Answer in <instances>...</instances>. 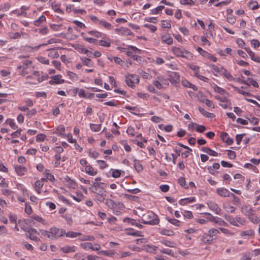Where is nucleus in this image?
<instances>
[{
	"instance_id": "1",
	"label": "nucleus",
	"mask_w": 260,
	"mask_h": 260,
	"mask_svg": "<svg viewBox=\"0 0 260 260\" xmlns=\"http://www.w3.org/2000/svg\"><path fill=\"white\" fill-rule=\"evenodd\" d=\"M107 184L103 182H93L89 187V190L98 196H106Z\"/></svg>"
},
{
	"instance_id": "2",
	"label": "nucleus",
	"mask_w": 260,
	"mask_h": 260,
	"mask_svg": "<svg viewBox=\"0 0 260 260\" xmlns=\"http://www.w3.org/2000/svg\"><path fill=\"white\" fill-rule=\"evenodd\" d=\"M50 235H48V238L52 239H56L66 234L64 230H59L56 228H52L50 229Z\"/></svg>"
},
{
	"instance_id": "3",
	"label": "nucleus",
	"mask_w": 260,
	"mask_h": 260,
	"mask_svg": "<svg viewBox=\"0 0 260 260\" xmlns=\"http://www.w3.org/2000/svg\"><path fill=\"white\" fill-rule=\"evenodd\" d=\"M170 82L176 85L180 82V75L178 72H171L169 76Z\"/></svg>"
},
{
	"instance_id": "4",
	"label": "nucleus",
	"mask_w": 260,
	"mask_h": 260,
	"mask_svg": "<svg viewBox=\"0 0 260 260\" xmlns=\"http://www.w3.org/2000/svg\"><path fill=\"white\" fill-rule=\"evenodd\" d=\"M61 76L60 75H57L52 76L50 78L51 80L49 81V83L50 85L61 84L64 82V80L61 79Z\"/></svg>"
},
{
	"instance_id": "5",
	"label": "nucleus",
	"mask_w": 260,
	"mask_h": 260,
	"mask_svg": "<svg viewBox=\"0 0 260 260\" xmlns=\"http://www.w3.org/2000/svg\"><path fill=\"white\" fill-rule=\"evenodd\" d=\"M171 51L173 52V53L178 57H184V54L185 49L181 47H177L173 46L172 48Z\"/></svg>"
},
{
	"instance_id": "6",
	"label": "nucleus",
	"mask_w": 260,
	"mask_h": 260,
	"mask_svg": "<svg viewBox=\"0 0 260 260\" xmlns=\"http://www.w3.org/2000/svg\"><path fill=\"white\" fill-rule=\"evenodd\" d=\"M143 217L146 219V221H153L154 220L157 219V224L159 223V220L158 216L153 212H151L147 214H144Z\"/></svg>"
},
{
	"instance_id": "7",
	"label": "nucleus",
	"mask_w": 260,
	"mask_h": 260,
	"mask_svg": "<svg viewBox=\"0 0 260 260\" xmlns=\"http://www.w3.org/2000/svg\"><path fill=\"white\" fill-rule=\"evenodd\" d=\"M207 204L209 208L216 214H218L220 213L221 210L217 204L213 202L209 201L207 203Z\"/></svg>"
},
{
	"instance_id": "8",
	"label": "nucleus",
	"mask_w": 260,
	"mask_h": 260,
	"mask_svg": "<svg viewBox=\"0 0 260 260\" xmlns=\"http://www.w3.org/2000/svg\"><path fill=\"white\" fill-rule=\"evenodd\" d=\"M221 138L228 145H231L233 143V140L229 137L228 134L226 133H221Z\"/></svg>"
},
{
	"instance_id": "9",
	"label": "nucleus",
	"mask_w": 260,
	"mask_h": 260,
	"mask_svg": "<svg viewBox=\"0 0 260 260\" xmlns=\"http://www.w3.org/2000/svg\"><path fill=\"white\" fill-rule=\"evenodd\" d=\"M15 170L18 175L22 176L24 174L25 172H26L27 169L20 165H16L15 166Z\"/></svg>"
},
{
	"instance_id": "10",
	"label": "nucleus",
	"mask_w": 260,
	"mask_h": 260,
	"mask_svg": "<svg viewBox=\"0 0 260 260\" xmlns=\"http://www.w3.org/2000/svg\"><path fill=\"white\" fill-rule=\"evenodd\" d=\"M242 83L246 84L248 86L252 85L254 87L257 88L258 87L257 82L251 78H247L246 81H242Z\"/></svg>"
},
{
	"instance_id": "11",
	"label": "nucleus",
	"mask_w": 260,
	"mask_h": 260,
	"mask_svg": "<svg viewBox=\"0 0 260 260\" xmlns=\"http://www.w3.org/2000/svg\"><path fill=\"white\" fill-rule=\"evenodd\" d=\"M84 248L87 249H92L93 250L98 251L101 249V246L99 244H95L94 246L90 243H86L84 245Z\"/></svg>"
},
{
	"instance_id": "12",
	"label": "nucleus",
	"mask_w": 260,
	"mask_h": 260,
	"mask_svg": "<svg viewBox=\"0 0 260 260\" xmlns=\"http://www.w3.org/2000/svg\"><path fill=\"white\" fill-rule=\"evenodd\" d=\"M213 240V238H211V236L208 234H204L201 237V241L206 244L211 243Z\"/></svg>"
},
{
	"instance_id": "13",
	"label": "nucleus",
	"mask_w": 260,
	"mask_h": 260,
	"mask_svg": "<svg viewBox=\"0 0 260 260\" xmlns=\"http://www.w3.org/2000/svg\"><path fill=\"white\" fill-rule=\"evenodd\" d=\"M219 73L221 75H223L230 81H233L235 80V79L232 76V75L222 67L221 68V71Z\"/></svg>"
},
{
	"instance_id": "14",
	"label": "nucleus",
	"mask_w": 260,
	"mask_h": 260,
	"mask_svg": "<svg viewBox=\"0 0 260 260\" xmlns=\"http://www.w3.org/2000/svg\"><path fill=\"white\" fill-rule=\"evenodd\" d=\"M161 40L163 42L168 44L171 45L173 43V39L169 34H166L161 36Z\"/></svg>"
},
{
	"instance_id": "15",
	"label": "nucleus",
	"mask_w": 260,
	"mask_h": 260,
	"mask_svg": "<svg viewBox=\"0 0 260 260\" xmlns=\"http://www.w3.org/2000/svg\"><path fill=\"white\" fill-rule=\"evenodd\" d=\"M217 192L220 196L226 197H230V194L228 189L224 188H217Z\"/></svg>"
},
{
	"instance_id": "16",
	"label": "nucleus",
	"mask_w": 260,
	"mask_h": 260,
	"mask_svg": "<svg viewBox=\"0 0 260 260\" xmlns=\"http://www.w3.org/2000/svg\"><path fill=\"white\" fill-rule=\"evenodd\" d=\"M201 150L202 151L208 153L209 155H210L211 156H216L218 155L217 152H215V151L211 149L210 148H209L208 147H203Z\"/></svg>"
},
{
	"instance_id": "17",
	"label": "nucleus",
	"mask_w": 260,
	"mask_h": 260,
	"mask_svg": "<svg viewBox=\"0 0 260 260\" xmlns=\"http://www.w3.org/2000/svg\"><path fill=\"white\" fill-rule=\"evenodd\" d=\"M195 201V198L194 197H190V198H185V199H181L179 201V203L181 205H184L187 203H191V202H193Z\"/></svg>"
},
{
	"instance_id": "18",
	"label": "nucleus",
	"mask_w": 260,
	"mask_h": 260,
	"mask_svg": "<svg viewBox=\"0 0 260 260\" xmlns=\"http://www.w3.org/2000/svg\"><path fill=\"white\" fill-rule=\"evenodd\" d=\"M224 218L225 220L229 222L231 224L234 226H239L238 224L236 222V218H235L229 215H225Z\"/></svg>"
},
{
	"instance_id": "19",
	"label": "nucleus",
	"mask_w": 260,
	"mask_h": 260,
	"mask_svg": "<svg viewBox=\"0 0 260 260\" xmlns=\"http://www.w3.org/2000/svg\"><path fill=\"white\" fill-rule=\"evenodd\" d=\"M85 172L91 176L95 175L97 174V172L94 171L93 168L89 165L86 166Z\"/></svg>"
},
{
	"instance_id": "20",
	"label": "nucleus",
	"mask_w": 260,
	"mask_h": 260,
	"mask_svg": "<svg viewBox=\"0 0 260 260\" xmlns=\"http://www.w3.org/2000/svg\"><path fill=\"white\" fill-rule=\"evenodd\" d=\"M55 48H51L48 50L50 51L48 56L53 58H56L59 57V54L57 51H55Z\"/></svg>"
},
{
	"instance_id": "21",
	"label": "nucleus",
	"mask_w": 260,
	"mask_h": 260,
	"mask_svg": "<svg viewBox=\"0 0 260 260\" xmlns=\"http://www.w3.org/2000/svg\"><path fill=\"white\" fill-rule=\"evenodd\" d=\"M56 132H54V134H59L60 136H63L64 137L66 136V135L63 133L65 131V127L63 125L57 126L56 128Z\"/></svg>"
},
{
	"instance_id": "22",
	"label": "nucleus",
	"mask_w": 260,
	"mask_h": 260,
	"mask_svg": "<svg viewBox=\"0 0 260 260\" xmlns=\"http://www.w3.org/2000/svg\"><path fill=\"white\" fill-rule=\"evenodd\" d=\"M214 91L217 93H219L221 94H224L226 93H228V92H227L226 90H225L224 89L218 87L217 85L214 84V86L213 87Z\"/></svg>"
},
{
	"instance_id": "23",
	"label": "nucleus",
	"mask_w": 260,
	"mask_h": 260,
	"mask_svg": "<svg viewBox=\"0 0 260 260\" xmlns=\"http://www.w3.org/2000/svg\"><path fill=\"white\" fill-rule=\"evenodd\" d=\"M60 250L63 251L64 253H67L70 252L75 251V247L72 246H66L63 247H61Z\"/></svg>"
},
{
	"instance_id": "24",
	"label": "nucleus",
	"mask_w": 260,
	"mask_h": 260,
	"mask_svg": "<svg viewBox=\"0 0 260 260\" xmlns=\"http://www.w3.org/2000/svg\"><path fill=\"white\" fill-rule=\"evenodd\" d=\"M139 221L141 223H143L145 224H150V225H157V219L154 220L153 221H146V219L144 218L142 219H139Z\"/></svg>"
},
{
	"instance_id": "25",
	"label": "nucleus",
	"mask_w": 260,
	"mask_h": 260,
	"mask_svg": "<svg viewBox=\"0 0 260 260\" xmlns=\"http://www.w3.org/2000/svg\"><path fill=\"white\" fill-rule=\"evenodd\" d=\"M81 59L84 65L88 67L93 66V62L90 59L88 58H81Z\"/></svg>"
},
{
	"instance_id": "26",
	"label": "nucleus",
	"mask_w": 260,
	"mask_h": 260,
	"mask_svg": "<svg viewBox=\"0 0 260 260\" xmlns=\"http://www.w3.org/2000/svg\"><path fill=\"white\" fill-rule=\"evenodd\" d=\"M213 222L218 224L219 225H228L226 222H225L224 220H222L221 218L219 217H215V220H214Z\"/></svg>"
},
{
	"instance_id": "27",
	"label": "nucleus",
	"mask_w": 260,
	"mask_h": 260,
	"mask_svg": "<svg viewBox=\"0 0 260 260\" xmlns=\"http://www.w3.org/2000/svg\"><path fill=\"white\" fill-rule=\"evenodd\" d=\"M125 83L127 86L132 88H133L135 86L134 85V84L135 83V80H133L131 77L129 78L128 77H126Z\"/></svg>"
},
{
	"instance_id": "28",
	"label": "nucleus",
	"mask_w": 260,
	"mask_h": 260,
	"mask_svg": "<svg viewBox=\"0 0 260 260\" xmlns=\"http://www.w3.org/2000/svg\"><path fill=\"white\" fill-rule=\"evenodd\" d=\"M178 183L183 187L186 189L188 188V185L185 183V179L183 177H180L178 179Z\"/></svg>"
},
{
	"instance_id": "29",
	"label": "nucleus",
	"mask_w": 260,
	"mask_h": 260,
	"mask_svg": "<svg viewBox=\"0 0 260 260\" xmlns=\"http://www.w3.org/2000/svg\"><path fill=\"white\" fill-rule=\"evenodd\" d=\"M189 67L194 71V76L197 77L199 75V67L196 65H190Z\"/></svg>"
},
{
	"instance_id": "30",
	"label": "nucleus",
	"mask_w": 260,
	"mask_h": 260,
	"mask_svg": "<svg viewBox=\"0 0 260 260\" xmlns=\"http://www.w3.org/2000/svg\"><path fill=\"white\" fill-rule=\"evenodd\" d=\"M45 20L46 17L44 15H42L37 20L34 21V25L38 26L41 23Z\"/></svg>"
},
{
	"instance_id": "31",
	"label": "nucleus",
	"mask_w": 260,
	"mask_h": 260,
	"mask_svg": "<svg viewBox=\"0 0 260 260\" xmlns=\"http://www.w3.org/2000/svg\"><path fill=\"white\" fill-rule=\"evenodd\" d=\"M199 110L200 112L205 117H211V115H214L213 114H211L207 111H206L204 109L199 107Z\"/></svg>"
},
{
	"instance_id": "32",
	"label": "nucleus",
	"mask_w": 260,
	"mask_h": 260,
	"mask_svg": "<svg viewBox=\"0 0 260 260\" xmlns=\"http://www.w3.org/2000/svg\"><path fill=\"white\" fill-rule=\"evenodd\" d=\"M157 248V247L155 246H151V245H147L145 249L147 252L149 253H153L155 251Z\"/></svg>"
},
{
	"instance_id": "33",
	"label": "nucleus",
	"mask_w": 260,
	"mask_h": 260,
	"mask_svg": "<svg viewBox=\"0 0 260 260\" xmlns=\"http://www.w3.org/2000/svg\"><path fill=\"white\" fill-rule=\"evenodd\" d=\"M90 127L92 131L94 132H99L100 131L101 128V124H90Z\"/></svg>"
},
{
	"instance_id": "34",
	"label": "nucleus",
	"mask_w": 260,
	"mask_h": 260,
	"mask_svg": "<svg viewBox=\"0 0 260 260\" xmlns=\"http://www.w3.org/2000/svg\"><path fill=\"white\" fill-rule=\"evenodd\" d=\"M135 162L134 164V167L135 168L136 170L138 172H139L142 171V170L143 169L142 165L141 164H140L139 163V162H138L137 160H135Z\"/></svg>"
},
{
	"instance_id": "35",
	"label": "nucleus",
	"mask_w": 260,
	"mask_h": 260,
	"mask_svg": "<svg viewBox=\"0 0 260 260\" xmlns=\"http://www.w3.org/2000/svg\"><path fill=\"white\" fill-rule=\"evenodd\" d=\"M249 55L252 60L257 62H260V58L258 56H255L252 51H249Z\"/></svg>"
},
{
	"instance_id": "36",
	"label": "nucleus",
	"mask_w": 260,
	"mask_h": 260,
	"mask_svg": "<svg viewBox=\"0 0 260 260\" xmlns=\"http://www.w3.org/2000/svg\"><path fill=\"white\" fill-rule=\"evenodd\" d=\"M66 234V236L70 238H75L78 236L81 235V234L80 233H77L74 232H69Z\"/></svg>"
},
{
	"instance_id": "37",
	"label": "nucleus",
	"mask_w": 260,
	"mask_h": 260,
	"mask_svg": "<svg viewBox=\"0 0 260 260\" xmlns=\"http://www.w3.org/2000/svg\"><path fill=\"white\" fill-rule=\"evenodd\" d=\"M165 7L164 6H159L155 9H154L151 10V13L152 14H157L159 12H161L164 9Z\"/></svg>"
},
{
	"instance_id": "38",
	"label": "nucleus",
	"mask_w": 260,
	"mask_h": 260,
	"mask_svg": "<svg viewBox=\"0 0 260 260\" xmlns=\"http://www.w3.org/2000/svg\"><path fill=\"white\" fill-rule=\"evenodd\" d=\"M98 253L100 254H103L105 255L111 256L114 254V252L111 250H105V251L102 250V251H99L98 252Z\"/></svg>"
},
{
	"instance_id": "39",
	"label": "nucleus",
	"mask_w": 260,
	"mask_h": 260,
	"mask_svg": "<svg viewBox=\"0 0 260 260\" xmlns=\"http://www.w3.org/2000/svg\"><path fill=\"white\" fill-rule=\"evenodd\" d=\"M246 118L249 120L250 122L254 124V125H257L258 123L259 120L257 118L250 116V117H247Z\"/></svg>"
},
{
	"instance_id": "40",
	"label": "nucleus",
	"mask_w": 260,
	"mask_h": 260,
	"mask_svg": "<svg viewBox=\"0 0 260 260\" xmlns=\"http://www.w3.org/2000/svg\"><path fill=\"white\" fill-rule=\"evenodd\" d=\"M88 33L91 35H93L96 38H100L102 37V34L96 30H90Z\"/></svg>"
},
{
	"instance_id": "41",
	"label": "nucleus",
	"mask_w": 260,
	"mask_h": 260,
	"mask_svg": "<svg viewBox=\"0 0 260 260\" xmlns=\"http://www.w3.org/2000/svg\"><path fill=\"white\" fill-rule=\"evenodd\" d=\"M254 234V231L252 230H249L245 231H243L241 233V236H252Z\"/></svg>"
},
{
	"instance_id": "42",
	"label": "nucleus",
	"mask_w": 260,
	"mask_h": 260,
	"mask_svg": "<svg viewBox=\"0 0 260 260\" xmlns=\"http://www.w3.org/2000/svg\"><path fill=\"white\" fill-rule=\"evenodd\" d=\"M121 34L126 36H131L133 34V33L131 31L130 29L127 28L122 27Z\"/></svg>"
},
{
	"instance_id": "43",
	"label": "nucleus",
	"mask_w": 260,
	"mask_h": 260,
	"mask_svg": "<svg viewBox=\"0 0 260 260\" xmlns=\"http://www.w3.org/2000/svg\"><path fill=\"white\" fill-rule=\"evenodd\" d=\"M175 151L177 153V154H172V156L173 157V162L174 164H175V160L177 158V156H180L181 149H177V148H176L175 149Z\"/></svg>"
},
{
	"instance_id": "44",
	"label": "nucleus",
	"mask_w": 260,
	"mask_h": 260,
	"mask_svg": "<svg viewBox=\"0 0 260 260\" xmlns=\"http://www.w3.org/2000/svg\"><path fill=\"white\" fill-rule=\"evenodd\" d=\"M161 243L164 244L166 246L170 247H175V243L172 241H168V240H163L161 242Z\"/></svg>"
},
{
	"instance_id": "45",
	"label": "nucleus",
	"mask_w": 260,
	"mask_h": 260,
	"mask_svg": "<svg viewBox=\"0 0 260 260\" xmlns=\"http://www.w3.org/2000/svg\"><path fill=\"white\" fill-rule=\"evenodd\" d=\"M232 87H233V88H234L235 89V90L237 91L239 93L242 94L243 95H246V96H251V94L250 93L241 90L240 89H239L238 88H237L234 86H233Z\"/></svg>"
},
{
	"instance_id": "46",
	"label": "nucleus",
	"mask_w": 260,
	"mask_h": 260,
	"mask_svg": "<svg viewBox=\"0 0 260 260\" xmlns=\"http://www.w3.org/2000/svg\"><path fill=\"white\" fill-rule=\"evenodd\" d=\"M197 50L203 56L207 57V56H209V53L207 51L204 50L201 47H198L197 48Z\"/></svg>"
},
{
	"instance_id": "47",
	"label": "nucleus",
	"mask_w": 260,
	"mask_h": 260,
	"mask_svg": "<svg viewBox=\"0 0 260 260\" xmlns=\"http://www.w3.org/2000/svg\"><path fill=\"white\" fill-rule=\"evenodd\" d=\"M215 98L216 99H217V100L221 102H223V103H226L230 104V102L229 101V100L226 98L221 97V96H218V95L215 96Z\"/></svg>"
},
{
	"instance_id": "48",
	"label": "nucleus",
	"mask_w": 260,
	"mask_h": 260,
	"mask_svg": "<svg viewBox=\"0 0 260 260\" xmlns=\"http://www.w3.org/2000/svg\"><path fill=\"white\" fill-rule=\"evenodd\" d=\"M249 220L254 223H257L259 221V219L254 215H251L249 217Z\"/></svg>"
},
{
	"instance_id": "49",
	"label": "nucleus",
	"mask_w": 260,
	"mask_h": 260,
	"mask_svg": "<svg viewBox=\"0 0 260 260\" xmlns=\"http://www.w3.org/2000/svg\"><path fill=\"white\" fill-rule=\"evenodd\" d=\"M25 235L27 237L29 238L30 239L33 240V241H35L36 242L39 241V238L38 237L34 235V234H32V233H31V234L26 233L25 234Z\"/></svg>"
},
{
	"instance_id": "50",
	"label": "nucleus",
	"mask_w": 260,
	"mask_h": 260,
	"mask_svg": "<svg viewBox=\"0 0 260 260\" xmlns=\"http://www.w3.org/2000/svg\"><path fill=\"white\" fill-rule=\"evenodd\" d=\"M206 130V127L202 125L196 124V131L199 133H203Z\"/></svg>"
},
{
	"instance_id": "51",
	"label": "nucleus",
	"mask_w": 260,
	"mask_h": 260,
	"mask_svg": "<svg viewBox=\"0 0 260 260\" xmlns=\"http://www.w3.org/2000/svg\"><path fill=\"white\" fill-rule=\"evenodd\" d=\"M7 122L9 123L10 126L13 128V129H15L17 128V125L15 123V122L13 121V120L11 119H8L7 120Z\"/></svg>"
},
{
	"instance_id": "52",
	"label": "nucleus",
	"mask_w": 260,
	"mask_h": 260,
	"mask_svg": "<svg viewBox=\"0 0 260 260\" xmlns=\"http://www.w3.org/2000/svg\"><path fill=\"white\" fill-rule=\"evenodd\" d=\"M249 7L252 10H255L258 8V5L256 2H251L249 3Z\"/></svg>"
},
{
	"instance_id": "53",
	"label": "nucleus",
	"mask_w": 260,
	"mask_h": 260,
	"mask_svg": "<svg viewBox=\"0 0 260 260\" xmlns=\"http://www.w3.org/2000/svg\"><path fill=\"white\" fill-rule=\"evenodd\" d=\"M245 135V134H240V135H237L236 136V140L237 144L238 145H239L240 144L242 140L243 136H244Z\"/></svg>"
},
{
	"instance_id": "54",
	"label": "nucleus",
	"mask_w": 260,
	"mask_h": 260,
	"mask_svg": "<svg viewBox=\"0 0 260 260\" xmlns=\"http://www.w3.org/2000/svg\"><path fill=\"white\" fill-rule=\"evenodd\" d=\"M227 151H228V156L229 158L233 159L236 157V153L235 151L230 150H229Z\"/></svg>"
},
{
	"instance_id": "55",
	"label": "nucleus",
	"mask_w": 260,
	"mask_h": 260,
	"mask_svg": "<svg viewBox=\"0 0 260 260\" xmlns=\"http://www.w3.org/2000/svg\"><path fill=\"white\" fill-rule=\"evenodd\" d=\"M96 162L100 166L101 168L102 169L106 168L108 167V165L105 162L104 160H98L96 161Z\"/></svg>"
},
{
	"instance_id": "56",
	"label": "nucleus",
	"mask_w": 260,
	"mask_h": 260,
	"mask_svg": "<svg viewBox=\"0 0 260 260\" xmlns=\"http://www.w3.org/2000/svg\"><path fill=\"white\" fill-rule=\"evenodd\" d=\"M208 233L211 236V238H213V236L219 233V231L218 230L212 229L208 231Z\"/></svg>"
},
{
	"instance_id": "57",
	"label": "nucleus",
	"mask_w": 260,
	"mask_h": 260,
	"mask_svg": "<svg viewBox=\"0 0 260 260\" xmlns=\"http://www.w3.org/2000/svg\"><path fill=\"white\" fill-rule=\"evenodd\" d=\"M144 26L150 29L152 32H155L157 29V28L155 26L151 24H145L144 25Z\"/></svg>"
},
{
	"instance_id": "58",
	"label": "nucleus",
	"mask_w": 260,
	"mask_h": 260,
	"mask_svg": "<svg viewBox=\"0 0 260 260\" xmlns=\"http://www.w3.org/2000/svg\"><path fill=\"white\" fill-rule=\"evenodd\" d=\"M168 220L169 222H170L171 223L174 224V225H177V226H179V223H180V221L176 219H175V218H173V219H168Z\"/></svg>"
},
{
	"instance_id": "59",
	"label": "nucleus",
	"mask_w": 260,
	"mask_h": 260,
	"mask_svg": "<svg viewBox=\"0 0 260 260\" xmlns=\"http://www.w3.org/2000/svg\"><path fill=\"white\" fill-rule=\"evenodd\" d=\"M100 23L102 24L106 28L110 29L111 28V24L109 23L106 22L105 21L101 20L100 21Z\"/></svg>"
},
{
	"instance_id": "60",
	"label": "nucleus",
	"mask_w": 260,
	"mask_h": 260,
	"mask_svg": "<svg viewBox=\"0 0 260 260\" xmlns=\"http://www.w3.org/2000/svg\"><path fill=\"white\" fill-rule=\"evenodd\" d=\"M45 137H46V135H45L43 134H39L36 137V141L37 142L43 141L44 140Z\"/></svg>"
},
{
	"instance_id": "61",
	"label": "nucleus",
	"mask_w": 260,
	"mask_h": 260,
	"mask_svg": "<svg viewBox=\"0 0 260 260\" xmlns=\"http://www.w3.org/2000/svg\"><path fill=\"white\" fill-rule=\"evenodd\" d=\"M180 3L182 5H193L194 2L192 0H181Z\"/></svg>"
},
{
	"instance_id": "62",
	"label": "nucleus",
	"mask_w": 260,
	"mask_h": 260,
	"mask_svg": "<svg viewBox=\"0 0 260 260\" xmlns=\"http://www.w3.org/2000/svg\"><path fill=\"white\" fill-rule=\"evenodd\" d=\"M121 175V172L118 170H115L112 172V177L114 178H118Z\"/></svg>"
},
{
	"instance_id": "63",
	"label": "nucleus",
	"mask_w": 260,
	"mask_h": 260,
	"mask_svg": "<svg viewBox=\"0 0 260 260\" xmlns=\"http://www.w3.org/2000/svg\"><path fill=\"white\" fill-rule=\"evenodd\" d=\"M184 57L183 58H186V59H190L192 58V54L187 50H186L185 49L184 51Z\"/></svg>"
},
{
	"instance_id": "64",
	"label": "nucleus",
	"mask_w": 260,
	"mask_h": 260,
	"mask_svg": "<svg viewBox=\"0 0 260 260\" xmlns=\"http://www.w3.org/2000/svg\"><path fill=\"white\" fill-rule=\"evenodd\" d=\"M38 60L43 64H48L49 63L48 59H46L44 57H40L38 58Z\"/></svg>"
}]
</instances>
